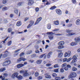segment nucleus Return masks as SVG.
I'll use <instances>...</instances> for the list:
<instances>
[{
	"mask_svg": "<svg viewBox=\"0 0 80 80\" xmlns=\"http://www.w3.org/2000/svg\"><path fill=\"white\" fill-rule=\"evenodd\" d=\"M64 43L65 42H64V41H61L59 42L58 43V45L59 46L58 47V49H62V48H64V46H63V45H64Z\"/></svg>",
	"mask_w": 80,
	"mask_h": 80,
	"instance_id": "1",
	"label": "nucleus"
},
{
	"mask_svg": "<svg viewBox=\"0 0 80 80\" xmlns=\"http://www.w3.org/2000/svg\"><path fill=\"white\" fill-rule=\"evenodd\" d=\"M47 34L49 35L48 38L50 40H52L53 39L54 37L52 35H54V34H53L52 32H47Z\"/></svg>",
	"mask_w": 80,
	"mask_h": 80,
	"instance_id": "2",
	"label": "nucleus"
},
{
	"mask_svg": "<svg viewBox=\"0 0 80 80\" xmlns=\"http://www.w3.org/2000/svg\"><path fill=\"white\" fill-rule=\"evenodd\" d=\"M18 76V73L17 72H14L12 74L11 76V78L13 79H14L15 78H17Z\"/></svg>",
	"mask_w": 80,
	"mask_h": 80,
	"instance_id": "3",
	"label": "nucleus"
},
{
	"mask_svg": "<svg viewBox=\"0 0 80 80\" xmlns=\"http://www.w3.org/2000/svg\"><path fill=\"white\" fill-rule=\"evenodd\" d=\"M77 76V74L74 72H72L70 73V76L69 77L70 78H72L73 77H75Z\"/></svg>",
	"mask_w": 80,
	"mask_h": 80,
	"instance_id": "4",
	"label": "nucleus"
},
{
	"mask_svg": "<svg viewBox=\"0 0 80 80\" xmlns=\"http://www.w3.org/2000/svg\"><path fill=\"white\" fill-rule=\"evenodd\" d=\"M10 63H11V61L10 60H8L2 64L3 66H7V65H10Z\"/></svg>",
	"mask_w": 80,
	"mask_h": 80,
	"instance_id": "5",
	"label": "nucleus"
},
{
	"mask_svg": "<svg viewBox=\"0 0 80 80\" xmlns=\"http://www.w3.org/2000/svg\"><path fill=\"white\" fill-rule=\"evenodd\" d=\"M71 54L72 53L71 51H68L67 52H65L64 54V57H70V56L71 55Z\"/></svg>",
	"mask_w": 80,
	"mask_h": 80,
	"instance_id": "6",
	"label": "nucleus"
},
{
	"mask_svg": "<svg viewBox=\"0 0 80 80\" xmlns=\"http://www.w3.org/2000/svg\"><path fill=\"white\" fill-rule=\"evenodd\" d=\"M9 54V53H8V51H6L5 52V54H3L2 55V54H1L0 55V58H2H2H5V57H6L7 55H8Z\"/></svg>",
	"mask_w": 80,
	"mask_h": 80,
	"instance_id": "7",
	"label": "nucleus"
},
{
	"mask_svg": "<svg viewBox=\"0 0 80 80\" xmlns=\"http://www.w3.org/2000/svg\"><path fill=\"white\" fill-rule=\"evenodd\" d=\"M74 40L75 42L76 43V44H77L78 43L80 42V36L75 38H74Z\"/></svg>",
	"mask_w": 80,
	"mask_h": 80,
	"instance_id": "8",
	"label": "nucleus"
},
{
	"mask_svg": "<svg viewBox=\"0 0 80 80\" xmlns=\"http://www.w3.org/2000/svg\"><path fill=\"white\" fill-rule=\"evenodd\" d=\"M28 71L27 70H25L24 72V73L22 75L23 77H27L28 76Z\"/></svg>",
	"mask_w": 80,
	"mask_h": 80,
	"instance_id": "9",
	"label": "nucleus"
},
{
	"mask_svg": "<svg viewBox=\"0 0 80 80\" xmlns=\"http://www.w3.org/2000/svg\"><path fill=\"white\" fill-rule=\"evenodd\" d=\"M56 12L58 14V15H62V11H61V10L60 9H56Z\"/></svg>",
	"mask_w": 80,
	"mask_h": 80,
	"instance_id": "10",
	"label": "nucleus"
},
{
	"mask_svg": "<svg viewBox=\"0 0 80 80\" xmlns=\"http://www.w3.org/2000/svg\"><path fill=\"white\" fill-rule=\"evenodd\" d=\"M24 66V64H19L17 65V67L18 68H20L21 67H22Z\"/></svg>",
	"mask_w": 80,
	"mask_h": 80,
	"instance_id": "11",
	"label": "nucleus"
},
{
	"mask_svg": "<svg viewBox=\"0 0 80 80\" xmlns=\"http://www.w3.org/2000/svg\"><path fill=\"white\" fill-rule=\"evenodd\" d=\"M28 5H32L33 3V0H28Z\"/></svg>",
	"mask_w": 80,
	"mask_h": 80,
	"instance_id": "12",
	"label": "nucleus"
},
{
	"mask_svg": "<svg viewBox=\"0 0 80 80\" xmlns=\"http://www.w3.org/2000/svg\"><path fill=\"white\" fill-rule=\"evenodd\" d=\"M76 35V33L74 32H71L67 34V36H68V37H71L72 35Z\"/></svg>",
	"mask_w": 80,
	"mask_h": 80,
	"instance_id": "13",
	"label": "nucleus"
},
{
	"mask_svg": "<svg viewBox=\"0 0 80 80\" xmlns=\"http://www.w3.org/2000/svg\"><path fill=\"white\" fill-rule=\"evenodd\" d=\"M17 78H18V80H22V79H23V76L20 75L18 76Z\"/></svg>",
	"mask_w": 80,
	"mask_h": 80,
	"instance_id": "14",
	"label": "nucleus"
},
{
	"mask_svg": "<svg viewBox=\"0 0 80 80\" xmlns=\"http://www.w3.org/2000/svg\"><path fill=\"white\" fill-rule=\"evenodd\" d=\"M76 23L77 25H80V19H77L76 22Z\"/></svg>",
	"mask_w": 80,
	"mask_h": 80,
	"instance_id": "15",
	"label": "nucleus"
},
{
	"mask_svg": "<svg viewBox=\"0 0 80 80\" xmlns=\"http://www.w3.org/2000/svg\"><path fill=\"white\" fill-rule=\"evenodd\" d=\"M52 52H49L47 55V58H50L51 55H52Z\"/></svg>",
	"mask_w": 80,
	"mask_h": 80,
	"instance_id": "16",
	"label": "nucleus"
},
{
	"mask_svg": "<svg viewBox=\"0 0 80 80\" xmlns=\"http://www.w3.org/2000/svg\"><path fill=\"white\" fill-rule=\"evenodd\" d=\"M8 9V8L7 7H4L2 8V10L3 11H6V10H7Z\"/></svg>",
	"mask_w": 80,
	"mask_h": 80,
	"instance_id": "17",
	"label": "nucleus"
},
{
	"mask_svg": "<svg viewBox=\"0 0 80 80\" xmlns=\"http://www.w3.org/2000/svg\"><path fill=\"white\" fill-rule=\"evenodd\" d=\"M77 44L75 42H72L70 43V45L71 46H74V45H76Z\"/></svg>",
	"mask_w": 80,
	"mask_h": 80,
	"instance_id": "18",
	"label": "nucleus"
},
{
	"mask_svg": "<svg viewBox=\"0 0 80 80\" xmlns=\"http://www.w3.org/2000/svg\"><path fill=\"white\" fill-rule=\"evenodd\" d=\"M63 56V53L62 52H61L60 53H59L58 54V57L59 58H61V57H62V56Z\"/></svg>",
	"mask_w": 80,
	"mask_h": 80,
	"instance_id": "19",
	"label": "nucleus"
},
{
	"mask_svg": "<svg viewBox=\"0 0 80 80\" xmlns=\"http://www.w3.org/2000/svg\"><path fill=\"white\" fill-rule=\"evenodd\" d=\"M47 28H48L49 29H51V24H50V23L48 24L47 25Z\"/></svg>",
	"mask_w": 80,
	"mask_h": 80,
	"instance_id": "20",
	"label": "nucleus"
},
{
	"mask_svg": "<svg viewBox=\"0 0 80 80\" xmlns=\"http://www.w3.org/2000/svg\"><path fill=\"white\" fill-rule=\"evenodd\" d=\"M44 57V58H46V55H45V54H43L42 55L40 56V58H43Z\"/></svg>",
	"mask_w": 80,
	"mask_h": 80,
	"instance_id": "21",
	"label": "nucleus"
},
{
	"mask_svg": "<svg viewBox=\"0 0 80 80\" xmlns=\"http://www.w3.org/2000/svg\"><path fill=\"white\" fill-rule=\"evenodd\" d=\"M22 25V23L20 21H18L17 23V25L18 26H20Z\"/></svg>",
	"mask_w": 80,
	"mask_h": 80,
	"instance_id": "22",
	"label": "nucleus"
},
{
	"mask_svg": "<svg viewBox=\"0 0 80 80\" xmlns=\"http://www.w3.org/2000/svg\"><path fill=\"white\" fill-rule=\"evenodd\" d=\"M54 23L55 25H59V22H58V21L54 22Z\"/></svg>",
	"mask_w": 80,
	"mask_h": 80,
	"instance_id": "23",
	"label": "nucleus"
},
{
	"mask_svg": "<svg viewBox=\"0 0 80 80\" xmlns=\"http://www.w3.org/2000/svg\"><path fill=\"white\" fill-rule=\"evenodd\" d=\"M6 69L5 68H2L0 69V72H3V71H5Z\"/></svg>",
	"mask_w": 80,
	"mask_h": 80,
	"instance_id": "24",
	"label": "nucleus"
},
{
	"mask_svg": "<svg viewBox=\"0 0 80 80\" xmlns=\"http://www.w3.org/2000/svg\"><path fill=\"white\" fill-rule=\"evenodd\" d=\"M0 78L1 79H2V80H8L7 79H5V77L4 76V77H2V76H0Z\"/></svg>",
	"mask_w": 80,
	"mask_h": 80,
	"instance_id": "25",
	"label": "nucleus"
},
{
	"mask_svg": "<svg viewBox=\"0 0 80 80\" xmlns=\"http://www.w3.org/2000/svg\"><path fill=\"white\" fill-rule=\"evenodd\" d=\"M72 71H73V72H75V71H77V68L74 67L72 68Z\"/></svg>",
	"mask_w": 80,
	"mask_h": 80,
	"instance_id": "26",
	"label": "nucleus"
},
{
	"mask_svg": "<svg viewBox=\"0 0 80 80\" xmlns=\"http://www.w3.org/2000/svg\"><path fill=\"white\" fill-rule=\"evenodd\" d=\"M45 78L50 79L51 78V77L50 75H47L45 76Z\"/></svg>",
	"mask_w": 80,
	"mask_h": 80,
	"instance_id": "27",
	"label": "nucleus"
},
{
	"mask_svg": "<svg viewBox=\"0 0 80 80\" xmlns=\"http://www.w3.org/2000/svg\"><path fill=\"white\" fill-rule=\"evenodd\" d=\"M18 9H15L14 10V12L16 15H18Z\"/></svg>",
	"mask_w": 80,
	"mask_h": 80,
	"instance_id": "28",
	"label": "nucleus"
},
{
	"mask_svg": "<svg viewBox=\"0 0 80 80\" xmlns=\"http://www.w3.org/2000/svg\"><path fill=\"white\" fill-rule=\"evenodd\" d=\"M56 80H61V78L60 77H57L55 78Z\"/></svg>",
	"mask_w": 80,
	"mask_h": 80,
	"instance_id": "29",
	"label": "nucleus"
},
{
	"mask_svg": "<svg viewBox=\"0 0 80 80\" xmlns=\"http://www.w3.org/2000/svg\"><path fill=\"white\" fill-rule=\"evenodd\" d=\"M56 7L55 6H54L52 7H51L50 8V10H53V9H55V8H56Z\"/></svg>",
	"mask_w": 80,
	"mask_h": 80,
	"instance_id": "30",
	"label": "nucleus"
},
{
	"mask_svg": "<svg viewBox=\"0 0 80 80\" xmlns=\"http://www.w3.org/2000/svg\"><path fill=\"white\" fill-rule=\"evenodd\" d=\"M37 63L38 64H40V63H42V60H39L37 61Z\"/></svg>",
	"mask_w": 80,
	"mask_h": 80,
	"instance_id": "31",
	"label": "nucleus"
},
{
	"mask_svg": "<svg viewBox=\"0 0 80 80\" xmlns=\"http://www.w3.org/2000/svg\"><path fill=\"white\" fill-rule=\"evenodd\" d=\"M72 59L74 60H77V58L76 57V56L74 55L72 57Z\"/></svg>",
	"mask_w": 80,
	"mask_h": 80,
	"instance_id": "32",
	"label": "nucleus"
},
{
	"mask_svg": "<svg viewBox=\"0 0 80 80\" xmlns=\"http://www.w3.org/2000/svg\"><path fill=\"white\" fill-rule=\"evenodd\" d=\"M30 24L32 26V25L34 24V21H31L30 22Z\"/></svg>",
	"mask_w": 80,
	"mask_h": 80,
	"instance_id": "33",
	"label": "nucleus"
},
{
	"mask_svg": "<svg viewBox=\"0 0 80 80\" xmlns=\"http://www.w3.org/2000/svg\"><path fill=\"white\" fill-rule=\"evenodd\" d=\"M8 46H10L12 44V41H10L9 42H8Z\"/></svg>",
	"mask_w": 80,
	"mask_h": 80,
	"instance_id": "34",
	"label": "nucleus"
},
{
	"mask_svg": "<svg viewBox=\"0 0 80 80\" xmlns=\"http://www.w3.org/2000/svg\"><path fill=\"white\" fill-rule=\"evenodd\" d=\"M58 67H59V65L57 64H55L54 66V68H58Z\"/></svg>",
	"mask_w": 80,
	"mask_h": 80,
	"instance_id": "35",
	"label": "nucleus"
},
{
	"mask_svg": "<svg viewBox=\"0 0 80 80\" xmlns=\"http://www.w3.org/2000/svg\"><path fill=\"white\" fill-rule=\"evenodd\" d=\"M52 76L53 77H56L57 76V74L55 73H53L52 74Z\"/></svg>",
	"mask_w": 80,
	"mask_h": 80,
	"instance_id": "36",
	"label": "nucleus"
},
{
	"mask_svg": "<svg viewBox=\"0 0 80 80\" xmlns=\"http://www.w3.org/2000/svg\"><path fill=\"white\" fill-rule=\"evenodd\" d=\"M32 53V50H29V51L27 52L26 53L27 54H30Z\"/></svg>",
	"mask_w": 80,
	"mask_h": 80,
	"instance_id": "37",
	"label": "nucleus"
},
{
	"mask_svg": "<svg viewBox=\"0 0 80 80\" xmlns=\"http://www.w3.org/2000/svg\"><path fill=\"white\" fill-rule=\"evenodd\" d=\"M39 75V73L38 72H36L35 74V77H37Z\"/></svg>",
	"mask_w": 80,
	"mask_h": 80,
	"instance_id": "38",
	"label": "nucleus"
},
{
	"mask_svg": "<svg viewBox=\"0 0 80 80\" xmlns=\"http://www.w3.org/2000/svg\"><path fill=\"white\" fill-rule=\"evenodd\" d=\"M7 0H3L2 3L3 4H6L7 3Z\"/></svg>",
	"mask_w": 80,
	"mask_h": 80,
	"instance_id": "39",
	"label": "nucleus"
},
{
	"mask_svg": "<svg viewBox=\"0 0 80 80\" xmlns=\"http://www.w3.org/2000/svg\"><path fill=\"white\" fill-rule=\"evenodd\" d=\"M24 55L25 53H24V52H22L20 54V57H22V56H23Z\"/></svg>",
	"mask_w": 80,
	"mask_h": 80,
	"instance_id": "40",
	"label": "nucleus"
},
{
	"mask_svg": "<svg viewBox=\"0 0 80 80\" xmlns=\"http://www.w3.org/2000/svg\"><path fill=\"white\" fill-rule=\"evenodd\" d=\"M52 65V64L50 63H47L46 64V66L48 67H50V66H51Z\"/></svg>",
	"mask_w": 80,
	"mask_h": 80,
	"instance_id": "41",
	"label": "nucleus"
},
{
	"mask_svg": "<svg viewBox=\"0 0 80 80\" xmlns=\"http://www.w3.org/2000/svg\"><path fill=\"white\" fill-rule=\"evenodd\" d=\"M66 31L67 32V33H69L70 32H72V30L67 29Z\"/></svg>",
	"mask_w": 80,
	"mask_h": 80,
	"instance_id": "42",
	"label": "nucleus"
},
{
	"mask_svg": "<svg viewBox=\"0 0 80 80\" xmlns=\"http://www.w3.org/2000/svg\"><path fill=\"white\" fill-rule=\"evenodd\" d=\"M22 60L23 62H25V61L26 60H27V59H26L23 57H22Z\"/></svg>",
	"mask_w": 80,
	"mask_h": 80,
	"instance_id": "43",
	"label": "nucleus"
},
{
	"mask_svg": "<svg viewBox=\"0 0 80 80\" xmlns=\"http://www.w3.org/2000/svg\"><path fill=\"white\" fill-rule=\"evenodd\" d=\"M22 60V58H20L18 59V62H21Z\"/></svg>",
	"mask_w": 80,
	"mask_h": 80,
	"instance_id": "44",
	"label": "nucleus"
},
{
	"mask_svg": "<svg viewBox=\"0 0 80 80\" xmlns=\"http://www.w3.org/2000/svg\"><path fill=\"white\" fill-rule=\"evenodd\" d=\"M35 10H36V12H38L39 11V8H36Z\"/></svg>",
	"mask_w": 80,
	"mask_h": 80,
	"instance_id": "45",
	"label": "nucleus"
},
{
	"mask_svg": "<svg viewBox=\"0 0 80 80\" xmlns=\"http://www.w3.org/2000/svg\"><path fill=\"white\" fill-rule=\"evenodd\" d=\"M8 32H9V33H10L11 32H12V29L11 28H9L8 29Z\"/></svg>",
	"mask_w": 80,
	"mask_h": 80,
	"instance_id": "46",
	"label": "nucleus"
},
{
	"mask_svg": "<svg viewBox=\"0 0 80 80\" xmlns=\"http://www.w3.org/2000/svg\"><path fill=\"white\" fill-rule=\"evenodd\" d=\"M67 58H65L63 59V62H67Z\"/></svg>",
	"mask_w": 80,
	"mask_h": 80,
	"instance_id": "47",
	"label": "nucleus"
},
{
	"mask_svg": "<svg viewBox=\"0 0 80 80\" xmlns=\"http://www.w3.org/2000/svg\"><path fill=\"white\" fill-rule=\"evenodd\" d=\"M60 72H64V70H63V68H62L60 70Z\"/></svg>",
	"mask_w": 80,
	"mask_h": 80,
	"instance_id": "48",
	"label": "nucleus"
},
{
	"mask_svg": "<svg viewBox=\"0 0 80 80\" xmlns=\"http://www.w3.org/2000/svg\"><path fill=\"white\" fill-rule=\"evenodd\" d=\"M29 19V18L26 17L24 18V21L25 22H26V21H27Z\"/></svg>",
	"mask_w": 80,
	"mask_h": 80,
	"instance_id": "49",
	"label": "nucleus"
},
{
	"mask_svg": "<svg viewBox=\"0 0 80 80\" xmlns=\"http://www.w3.org/2000/svg\"><path fill=\"white\" fill-rule=\"evenodd\" d=\"M42 20V17H40L38 18L37 20L39 22H40Z\"/></svg>",
	"mask_w": 80,
	"mask_h": 80,
	"instance_id": "50",
	"label": "nucleus"
},
{
	"mask_svg": "<svg viewBox=\"0 0 80 80\" xmlns=\"http://www.w3.org/2000/svg\"><path fill=\"white\" fill-rule=\"evenodd\" d=\"M54 71L55 72H58V69H54Z\"/></svg>",
	"mask_w": 80,
	"mask_h": 80,
	"instance_id": "51",
	"label": "nucleus"
},
{
	"mask_svg": "<svg viewBox=\"0 0 80 80\" xmlns=\"http://www.w3.org/2000/svg\"><path fill=\"white\" fill-rule=\"evenodd\" d=\"M64 69L65 70H66V71H67V70H68V68L66 67L64 68Z\"/></svg>",
	"mask_w": 80,
	"mask_h": 80,
	"instance_id": "52",
	"label": "nucleus"
},
{
	"mask_svg": "<svg viewBox=\"0 0 80 80\" xmlns=\"http://www.w3.org/2000/svg\"><path fill=\"white\" fill-rule=\"evenodd\" d=\"M24 72H25L24 70H21L20 71L19 73H24Z\"/></svg>",
	"mask_w": 80,
	"mask_h": 80,
	"instance_id": "53",
	"label": "nucleus"
},
{
	"mask_svg": "<svg viewBox=\"0 0 80 80\" xmlns=\"http://www.w3.org/2000/svg\"><path fill=\"white\" fill-rule=\"evenodd\" d=\"M66 66H67L66 63H64L62 65V67H65Z\"/></svg>",
	"mask_w": 80,
	"mask_h": 80,
	"instance_id": "54",
	"label": "nucleus"
},
{
	"mask_svg": "<svg viewBox=\"0 0 80 80\" xmlns=\"http://www.w3.org/2000/svg\"><path fill=\"white\" fill-rule=\"evenodd\" d=\"M59 30V29H55L53 30V32H57V31H58Z\"/></svg>",
	"mask_w": 80,
	"mask_h": 80,
	"instance_id": "55",
	"label": "nucleus"
},
{
	"mask_svg": "<svg viewBox=\"0 0 80 80\" xmlns=\"http://www.w3.org/2000/svg\"><path fill=\"white\" fill-rule=\"evenodd\" d=\"M42 79V76H39L38 78V80H40V79Z\"/></svg>",
	"mask_w": 80,
	"mask_h": 80,
	"instance_id": "56",
	"label": "nucleus"
},
{
	"mask_svg": "<svg viewBox=\"0 0 80 80\" xmlns=\"http://www.w3.org/2000/svg\"><path fill=\"white\" fill-rule=\"evenodd\" d=\"M35 53H40V51L38 50H36L35 51Z\"/></svg>",
	"mask_w": 80,
	"mask_h": 80,
	"instance_id": "57",
	"label": "nucleus"
},
{
	"mask_svg": "<svg viewBox=\"0 0 80 80\" xmlns=\"http://www.w3.org/2000/svg\"><path fill=\"white\" fill-rule=\"evenodd\" d=\"M22 5V2H19L18 4V6H21Z\"/></svg>",
	"mask_w": 80,
	"mask_h": 80,
	"instance_id": "58",
	"label": "nucleus"
},
{
	"mask_svg": "<svg viewBox=\"0 0 80 80\" xmlns=\"http://www.w3.org/2000/svg\"><path fill=\"white\" fill-rule=\"evenodd\" d=\"M68 27H72V24H71V23L69 24L68 25Z\"/></svg>",
	"mask_w": 80,
	"mask_h": 80,
	"instance_id": "59",
	"label": "nucleus"
},
{
	"mask_svg": "<svg viewBox=\"0 0 80 80\" xmlns=\"http://www.w3.org/2000/svg\"><path fill=\"white\" fill-rule=\"evenodd\" d=\"M3 75L4 77H7L8 76V74L7 73H4Z\"/></svg>",
	"mask_w": 80,
	"mask_h": 80,
	"instance_id": "60",
	"label": "nucleus"
},
{
	"mask_svg": "<svg viewBox=\"0 0 80 80\" xmlns=\"http://www.w3.org/2000/svg\"><path fill=\"white\" fill-rule=\"evenodd\" d=\"M39 22V21H38V20H37V21L35 23V25H37V24H38V23Z\"/></svg>",
	"mask_w": 80,
	"mask_h": 80,
	"instance_id": "61",
	"label": "nucleus"
},
{
	"mask_svg": "<svg viewBox=\"0 0 80 80\" xmlns=\"http://www.w3.org/2000/svg\"><path fill=\"white\" fill-rule=\"evenodd\" d=\"M31 26H32V25H31L30 24L28 25V26H27V28H30V27Z\"/></svg>",
	"mask_w": 80,
	"mask_h": 80,
	"instance_id": "62",
	"label": "nucleus"
},
{
	"mask_svg": "<svg viewBox=\"0 0 80 80\" xmlns=\"http://www.w3.org/2000/svg\"><path fill=\"white\" fill-rule=\"evenodd\" d=\"M41 42H42V41H41V40H39V41H38L37 42V43H38V44L40 43H41Z\"/></svg>",
	"mask_w": 80,
	"mask_h": 80,
	"instance_id": "63",
	"label": "nucleus"
},
{
	"mask_svg": "<svg viewBox=\"0 0 80 80\" xmlns=\"http://www.w3.org/2000/svg\"><path fill=\"white\" fill-rule=\"evenodd\" d=\"M19 50H20V49H18L16 50L14 52L15 53H17V52H19Z\"/></svg>",
	"mask_w": 80,
	"mask_h": 80,
	"instance_id": "64",
	"label": "nucleus"
}]
</instances>
